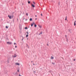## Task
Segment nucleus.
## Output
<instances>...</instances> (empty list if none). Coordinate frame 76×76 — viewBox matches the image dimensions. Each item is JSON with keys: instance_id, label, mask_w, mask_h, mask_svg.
<instances>
[{"instance_id": "nucleus-2", "label": "nucleus", "mask_w": 76, "mask_h": 76, "mask_svg": "<svg viewBox=\"0 0 76 76\" xmlns=\"http://www.w3.org/2000/svg\"><path fill=\"white\" fill-rule=\"evenodd\" d=\"M14 55H15L14 56L15 58V57H17V55L16 54H15ZM12 56L13 57H14V56Z\"/></svg>"}, {"instance_id": "nucleus-36", "label": "nucleus", "mask_w": 76, "mask_h": 76, "mask_svg": "<svg viewBox=\"0 0 76 76\" xmlns=\"http://www.w3.org/2000/svg\"><path fill=\"white\" fill-rule=\"evenodd\" d=\"M31 63H32V62H33V61H31Z\"/></svg>"}, {"instance_id": "nucleus-27", "label": "nucleus", "mask_w": 76, "mask_h": 76, "mask_svg": "<svg viewBox=\"0 0 76 76\" xmlns=\"http://www.w3.org/2000/svg\"><path fill=\"white\" fill-rule=\"evenodd\" d=\"M15 48H17V46H15Z\"/></svg>"}, {"instance_id": "nucleus-8", "label": "nucleus", "mask_w": 76, "mask_h": 76, "mask_svg": "<svg viewBox=\"0 0 76 76\" xmlns=\"http://www.w3.org/2000/svg\"><path fill=\"white\" fill-rule=\"evenodd\" d=\"M76 22V21H75L74 23V26H75L76 25V23H75Z\"/></svg>"}, {"instance_id": "nucleus-32", "label": "nucleus", "mask_w": 76, "mask_h": 76, "mask_svg": "<svg viewBox=\"0 0 76 76\" xmlns=\"http://www.w3.org/2000/svg\"><path fill=\"white\" fill-rule=\"evenodd\" d=\"M26 20H27V19H26Z\"/></svg>"}, {"instance_id": "nucleus-23", "label": "nucleus", "mask_w": 76, "mask_h": 76, "mask_svg": "<svg viewBox=\"0 0 76 76\" xmlns=\"http://www.w3.org/2000/svg\"><path fill=\"white\" fill-rule=\"evenodd\" d=\"M33 25H35V23L33 22Z\"/></svg>"}, {"instance_id": "nucleus-21", "label": "nucleus", "mask_w": 76, "mask_h": 76, "mask_svg": "<svg viewBox=\"0 0 76 76\" xmlns=\"http://www.w3.org/2000/svg\"><path fill=\"white\" fill-rule=\"evenodd\" d=\"M33 3H34V4H35V2H34V1H33Z\"/></svg>"}, {"instance_id": "nucleus-15", "label": "nucleus", "mask_w": 76, "mask_h": 76, "mask_svg": "<svg viewBox=\"0 0 76 76\" xmlns=\"http://www.w3.org/2000/svg\"><path fill=\"white\" fill-rule=\"evenodd\" d=\"M28 37V34L26 35V37Z\"/></svg>"}, {"instance_id": "nucleus-37", "label": "nucleus", "mask_w": 76, "mask_h": 76, "mask_svg": "<svg viewBox=\"0 0 76 76\" xmlns=\"http://www.w3.org/2000/svg\"><path fill=\"white\" fill-rule=\"evenodd\" d=\"M36 17H37V15H35Z\"/></svg>"}, {"instance_id": "nucleus-7", "label": "nucleus", "mask_w": 76, "mask_h": 76, "mask_svg": "<svg viewBox=\"0 0 76 76\" xmlns=\"http://www.w3.org/2000/svg\"><path fill=\"white\" fill-rule=\"evenodd\" d=\"M51 59H54V57L51 56Z\"/></svg>"}, {"instance_id": "nucleus-10", "label": "nucleus", "mask_w": 76, "mask_h": 76, "mask_svg": "<svg viewBox=\"0 0 76 76\" xmlns=\"http://www.w3.org/2000/svg\"><path fill=\"white\" fill-rule=\"evenodd\" d=\"M30 21H32V18H30Z\"/></svg>"}, {"instance_id": "nucleus-1", "label": "nucleus", "mask_w": 76, "mask_h": 76, "mask_svg": "<svg viewBox=\"0 0 76 76\" xmlns=\"http://www.w3.org/2000/svg\"><path fill=\"white\" fill-rule=\"evenodd\" d=\"M7 44H9V45H10L12 44V42H7Z\"/></svg>"}, {"instance_id": "nucleus-4", "label": "nucleus", "mask_w": 76, "mask_h": 76, "mask_svg": "<svg viewBox=\"0 0 76 76\" xmlns=\"http://www.w3.org/2000/svg\"><path fill=\"white\" fill-rule=\"evenodd\" d=\"M26 47H27V48H29V46H28V44H26Z\"/></svg>"}, {"instance_id": "nucleus-30", "label": "nucleus", "mask_w": 76, "mask_h": 76, "mask_svg": "<svg viewBox=\"0 0 76 76\" xmlns=\"http://www.w3.org/2000/svg\"><path fill=\"white\" fill-rule=\"evenodd\" d=\"M19 76H21V75H20L19 74Z\"/></svg>"}, {"instance_id": "nucleus-34", "label": "nucleus", "mask_w": 76, "mask_h": 76, "mask_svg": "<svg viewBox=\"0 0 76 76\" xmlns=\"http://www.w3.org/2000/svg\"><path fill=\"white\" fill-rule=\"evenodd\" d=\"M37 18H36V19H35V20H37Z\"/></svg>"}, {"instance_id": "nucleus-24", "label": "nucleus", "mask_w": 76, "mask_h": 76, "mask_svg": "<svg viewBox=\"0 0 76 76\" xmlns=\"http://www.w3.org/2000/svg\"><path fill=\"white\" fill-rule=\"evenodd\" d=\"M17 72H19V70H18V71H17Z\"/></svg>"}, {"instance_id": "nucleus-3", "label": "nucleus", "mask_w": 76, "mask_h": 76, "mask_svg": "<svg viewBox=\"0 0 76 76\" xmlns=\"http://www.w3.org/2000/svg\"><path fill=\"white\" fill-rule=\"evenodd\" d=\"M16 65H18V66H20V64H19L18 63H15Z\"/></svg>"}, {"instance_id": "nucleus-20", "label": "nucleus", "mask_w": 76, "mask_h": 76, "mask_svg": "<svg viewBox=\"0 0 76 76\" xmlns=\"http://www.w3.org/2000/svg\"><path fill=\"white\" fill-rule=\"evenodd\" d=\"M14 45H15H15H16V43H14Z\"/></svg>"}, {"instance_id": "nucleus-33", "label": "nucleus", "mask_w": 76, "mask_h": 76, "mask_svg": "<svg viewBox=\"0 0 76 76\" xmlns=\"http://www.w3.org/2000/svg\"><path fill=\"white\" fill-rule=\"evenodd\" d=\"M34 73H35V71H34Z\"/></svg>"}, {"instance_id": "nucleus-6", "label": "nucleus", "mask_w": 76, "mask_h": 76, "mask_svg": "<svg viewBox=\"0 0 76 76\" xmlns=\"http://www.w3.org/2000/svg\"><path fill=\"white\" fill-rule=\"evenodd\" d=\"M8 17H9V18L10 19H11V16L8 15Z\"/></svg>"}, {"instance_id": "nucleus-13", "label": "nucleus", "mask_w": 76, "mask_h": 76, "mask_svg": "<svg viewBox=\"0 0 76 76\" xmlns=\"http://www.w3.org/2000/svg\"><path fill=\"white\" fill-rule=\"evenodd\" d=\"M31 26H33V24L31 23Z\"/></svg>"}, {"instance_id": "nucleus-5", "label": "nucleus", "mask_w": 76, "mask_h": 76, "mask_svg": "<svg viewBox=\"0 0 76 76\" xmlns=\"http://www.w3.org/2000/svg\"><path fill=\"white\" fill-rule=\"evenodd\" d=\"M31 6L32 7H35V6H34V5L33 4H32L31 5Z\"/></svg>"}, {"instance_id": "nucleus-29", "label": "nucleus", "mask_w": 76, "mask_h": 76, "mask_svg": "<svg viewBox=\"0 0 76 76\" xmlns=\"http://www.w3.org/2000/svg\"><path fill=\"white\" fill-rule=\"evenodd\" d=\"M24 19H25V17L23 19V20H24Z\"/></svg>"}, {"instance_id": "nucleus-31", "label": "nucleus", "mask_w": 76, "mask_h": 76, "mask_svg": "<svg viewBox=\"0 0 76 76\" xmlns=\"http://www.w3.org/2000/svg\"><path fill=\"white\" fill-rule=\"evenodd\" d=\"M75 59H74V61H75Z\"/></svg>"}, {"instance_id": "nucleus-35", "label": "nucleus", "mask_w": 76, "mask_h": 76, "mask_svg": "<svg viewBox=\"0 0 76 76\" xmlns=\"http://www.w3.org/2000/svg\"><path fill=\"white\" fill-rule=\"evenodd\" d=\"M7 61H8V63H9V61L8 60Z\"/></svg>"}, {"instance_id": "nucleus-12", "label": "nucleus", "mask_w": 76, "mask_h": 76, "mask_svg": "<svg viewBox=\"0 0 76 76\" xmlns=\"http://www.w3.org/2000/svg\"><path fill=\"white\" fill-rule=\"evenodd\" d=\"M39 28H41V26H40V25H39Z\"/></svg>"}, {"instance_id": "nucleus-16", "label": "nucleus", "mask_w": 76, "mask_h": 76, "mask_svg": "<svg viewBox=\"0 0 76 76\" xmlns=\"http://www.w3.org/2000/svg\"><path fill=\"white\" fill-rule=\"evenodd\" d=\"M6 28H7V29L8 28V27H7V26H6Z\"/></svg>"}, {"instance_id": "nucleus-28", "label": "nucleus", "mask_w": 76, "mask_h": 76, "mask_svg": "<svg viewBox=\"0 0 76 76\" xmlns=\"http://www.w3.org/2000/svg\"><path fill=\"white\" fill-rule=\"evenodd\" d=\"M33 65L34 66V65H35V64H33Z\"/></svg>"}, {"instance_id": "nucleus-38", "label": "nucleus", "mask_w": 76, "mask_h": 76, "mask_svg": "<svg viewBox=\"0 0 76 76\" xmlns=\"http://www.w3.org/2000/svg\"><path fill=\"white\" fill-rule=\"evenodd\" d=\"M47 45H48V44H47Z\"/></svg>"}, {"instance_id": "nucleus-25", "label": "nucleus", "mask_w": 76, "mask_h": 76, "mask_svg": "<svg viewBox=\"0 0 76 76\" xmlns=\"http://www.w3.org/2000/svg\"><path fill=\"white\" fill-rule=\"evenodd\" d=\"M65 20H67V18H66L65 19Z\"/></svg>"}, {"instance_id": "nucleus-22", "label": "nucleus", "mask_w": 76, "mask_h": 76, "mask_svg": "<svg viewBox=\"0 0 76 76\" xmlns=\"http://www.w3.org/2000/svg\"><path fill=\"white\" fill-rule=\"evenodd\" d=\"M52 64H54V63L53 62H52Z\"/></svg>"}, {"instance_id": "nucleus-19", "label": "nucleus", "mask_w": 76, "mask_h": 76, "mask_svg": "<svg viewBox=\"0 0 76 76\" xmlns=\"http://www.w3.org/2000/svg\"><path fill=\"white\" fill-rule=\"evenodd\" d=\"M25 28L26 29H28V28L27 27H25Z\"/></svg>"}, {"instance_id": "nucleus-9", "label": "nucleus", "mask_w": 76, "mask_h": 76, "mask_svg": "<svg viewBox=\"0 0 76 76\" xmlns=\"http://www.w3.org/2000/svg\"><path fill=\"white\" fill-rule=\"evenodd\" d=\"M26 16H28V13H26Z\"/></svg>"}, {"instance_id": "nucleus-18", "label": "nucleus", "mask_w": 76, "mask_h": 76, "mask_svg": "<svg viewBox=\"0 0 76 76\" xmlns=\"http://www.w3.org/2000/svg\"><path fill=\"white\" fill-rule=\"evenodd\" d=\"M26 33H27V35H28L29 33H28V32L27 31V32H26Z\"/></svg>"}, {"instance_id": "nucleus-11", "label": "nucleus", "mask_w": 76, "mask_h": 76, "mask_svg": "<svg viewBox=\"0 0 76 76\" xmlns=\"http://www.w3.org/2000/svg\"><path fill=\"white\" fill-rule=\"evenodd\" d=\"M34 27H35V28H36V27H37V25L35 24L34 25Z\"/></svg>"}, {"instance_id": "nucleus-17", "label": "nucleus", "mask_w": 76, "mask_h": 76, "mask_svg": "<svg viewBox=\"0 0 76 76\" xmlns=\"http://www.w3.org/2000/svg\"><path fill=\"white\" fill-rule=\"evenodd\" d=\"M42 34V32H41L39 34V35H41V34Z\"/></svg>"}, {"instance_id": "nucleus-26", "label": "nucleus", "mask_w": 76, "mask_h": 76, "mask_svg": "<svg viewBox=\"0 0 76 76\" xmlns=\"http://www.w3.org/2000/svg\"><path fill=\"white\" fill-rule=\"evenodd\" d=\"M41 15L42 16V14H41Z\"/></svg>"}, {"instance_id": "nucleus-14", "label": "nucleus", "mask_w": 76, "mask_h": 76, "mask_svg": "<svg viewBox=\"0 0 76 76\" xmlns=\"http://www.w3.org/2000/svg\"><path fill=\"white\" fill-rule=\"evenodd\" d=\"M28 4H30V1H28Z\"/></svg>"}]
</instances>
